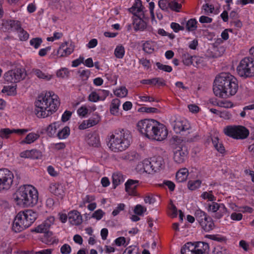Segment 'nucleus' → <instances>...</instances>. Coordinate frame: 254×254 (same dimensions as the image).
I'll return each mask as SVG.
<instances>
[{
	"instance_id": "nucleus-5",
	"label": "nucleus",
	"mask_w": 254,
	"mask_h": 254,
	"mask_svg": "<svg viewBox=\"0 0 254 254\" xmlns=\"http://www.w3.org/2000/svg\"><path fill=\"white\" fill-rule=\"evenodd\" d=\"M131 138L128 130L124 129L116 130L110 136L108 145L113 152L123 151L130 145Z\"/></svg>"
},
{
	"instance_id": "nucleus-9",
	"label": "nucleus",
	"mask_w": 254,
	"mask_h": 254,
	"mask_svg": "<svg viewBox=\"0 0 254 254\" xmlns=\"http://www.w3.org/2000/svg\"><path fill=\"white\" fill-rule=\"evenodd\" d=\"M194 215L196 220L205 232H210L214 228L215 224L213 219L205 211L197 208L195 210Z\"/></svg>"
},
{
	"instance_id": "nucleus-42",
	"label": "nucleus",
	"mask_w": 254,
	"mask_h": 254,
	"mask_svg": "<svg viewBox=\"0 0 254 254\" xmlns=\"http://www.w3.org/2000/svg\"><path fill=\"white\" fill-rule=\"evenodd\" d=\"M200 196L203 199H208L209 202H215L216 199V197L213 194L212 191L203 192Z\"/></svg>"
},
{
	"instance_id": "nucleus-7",
	"label": "nucleus",
	"mask_w": 254,
	"mask_h": 254,
	"mask_svg": "<svg viewBox=\"0 0 254 254\" xmlns=\"http://www.w3.org/2000/svg\"><path fill=\"white\" fill-rule=\"evenodd\" d=\"M209 252L208 244L201 241L187 243L181 250V254H209Z\"/></svg>"
},
{
	"instance_id": "nucleus-43",
	"label": "nucleus",
	"mask_w": 254,
	"mask_h": 254,
	"mask_svg": "<svg viewBox=\"0 0 254 254\" xmlns=\"http://www.w3.org/2000/svg\"><path fill=\"white\" fill-rule=\"evenodd\" d=\"M12 131V129L8 128H2L0 129V137L3 139H7L13 133Z\"/></svg>"
},
{
	"instance_id": "nucleus-20",
	"label": "nucleus",
	"mask_w": 254,
	"mask_h": 254,
	"mask_svg": "<svg viewBox=\"0 0 254 254\" xmlns=\"http://www.w3.org/2000/svg\"><path fill=\"white\" fill-rule=\"evenodd\" d=\"M146 19L144 13L134 15L133 24L135 31L143 30L146 27V23L144 20Z\"/></svg>"
},
{
	"instance_id": "nucleus-33",
	"label": "nucleus",
	"mask_w": 254,
	"mask_h": 254,
	"mask_svg": "<svg viewBox=\"0 0 254 254\" xmlns=\"http://www.w3.org/2000/svg\"><path fill=\"white\" fill-rule=\"evenodd\" d=\"M194 56H192L188 53H183L182 55V60L183 64L187 66L193 65Z\"/></svg>"
},
{
	"instance_id": "nucleus-24",
	"label": "nucleus",
	"mask_w": 254,
	"mask_h": 254,
	"mask_svg": "<svg viewBox=\"0 0 254 254\" xmlns=\"http://www.w3.org/2000/svg\"><path fill=\"white\" fill-rule=\"evenodd\" d=\"M137 168L141 172L142 171L148 174H153V167H152L151 158L143 160L142 162L138 164Z\"/></svg>"
},
{
	"instance_id": "nucleus-37",
	"label": "nucleus",
	"mask_w": 254,
	"mask_h": 254,
	"mask_svg": "<svg viewBox=\"0 0 254 254\" xmlns=\"http://www.w3.org/2000/svg\"><path fill=\"white\" fill-rule=\"evenodd\" d=\"M201 183L200 180H190L188 183V188L191 190H194L200 187Z\"/></svg>"
},
{
	"instance_id": "nucleus-58",
	"label": "nucleus",
	"mask_w": 254,
	"mask_h": 254,
	"mask_svg": "<svg viewBox=\"0 0 254 254\" xmlns=\"http://www.w3.org/2000/svg\"><path fill=\"white\" fill-rule=\"evenodd\" d=\"M36 74L39 78L47 79V80H50L52 78L51 75H47L39 69L36 70Z\"/></svg>"
},
{
	"instance_id": "nucleus-52",
	"label": "nucleus",
	"mask_w": 254,
	"mask_h": 254,
	"mask_svg": "<svg viewBox=\"0 0 254 254\" xmlns=\"http://www.w3.org/2000/svg\"><path fill=\"white\" fill-rule=\"evenodd\" d=\"M74 49H57V52H62L60 57H65L69 55L73 52Z\"/></svg>"
},
{
	"instance_id": "nucleus-54",
	"label": "nucleus",
	"mask_w": 254,
	"mask_h": 254,
	"mask_svg": "<svg viewBox=\"0 0 254 254\" xmlns=\"http://www.w3.org/2000/svg\"><path fill=\"white\" fill-rule=\"evenodd\" d=\"M139 63L146 69H148L151 67V65L149 60L142 58L139 60Z\"/></svg>"
},
{
	"instance_id": "nucleus-2",
	"label": "nucleus",
	"mask_w": 254,
	"mask_h": 254,
	"mask_svg": "<svg viewBox=\"0 0 254 254\" xmlns=\"http://www.w3.org/2000/svg\"><path fill=\"white\" fill-rule=\"evenodd\" d=\"M137 127L142 135L151 140L162 141L168 135L166 126L153 119L142 120L138 122Z\"/></svg>"
},
{
	"instance_id": "nucleus-38",
	"label": "nucleus",
	"mask_w": 254,
	"mask_h": 254,
	"mask_svg": "<svg viewBox=\"0 0 254 254\" xmlns=\"http://www.w3.org/2000/svg\"><path fill=\"white\" fill-rule=\"evenodd\" d=\"M50 235H49V233L46 234L45 237L43 239V242L45 243L47 245H52L55 243H57L58 242V240H57L55 237H52L51 235H52V233L50 232Z\"/></svg>"
},
{
	"instance_id": "nucleus-63",
	"label": "nucleus",
	"mask_w": 254,
	"mask_h": 254,
	"mask_svg": "<svg viewBox=\"0 0 254 254\" xmlns=\"http://www.w3.org/2000/svg\"><path fill=\"white\" fill-rule=\"evenodd\" d=\"M3 93L6 92L8 95H12L16 92V87L14 86H5L2 90Z\"/></svg>"
},
{
	"instance_id": "nucleus-59",
	"label": "nucleus",
	"mask_w": 254,
	"mask_h": 254,
	"mask_svg": "<svg viewBox=\"0 0 254 254\" xmlns=\"http://www.w3.org/2000/svg\"><path fill=\"white\" fill-rule=\"evenodd\" d=\"M30 158L37 159L41 156V152L37 149L30 150Z\"/></svg>"
},
{
	"instance_id": "nucleus-4",
	"label": "nucleus",
	"mask_w": 254,
	"mask_h": 254,
	"mask_svg": "<svg viewBox=\"0 0 254 254\" xmlns=\"http://www.w3.org/2000/svg\"><path fill=\"white\" fill-rule=\"evenodd\" d=\"M17 205L21 207H33L38 200V192L32 185H24L20 186L13 195Z\"/></svg>"
},
{
	"instance_id": "nucleus-18",
	"label": "nucleus",
	"mask_w": 254,
	"mask_h": 254,
	"mask_svg": "<svg viewBox=\"0 0 254 254\" xmlns=\"http://www.w3.org/2000/svg\"><path fill=\"white\" fill-rule=\"evenodd\" d=\"M139 185L138 180L128 179L125 183V190L130 195L137 196L138 192L136 190L137 188Z\"/></svg>"
},
{
	"instance_id": "nucleus-25",
	"label": "nucleus",
	"mask_w": 254,
	"mask_h": 254,
	"mask_svg": "<svg viewBox=\"0 0 254 254\" xmlns=\"http://www.w3.org/2000/svg\"><path fill=\"white\" fill-rule=\"evenodd\" d=\"M141 83L144 85H157L158 86H164L166 85L165 81L160 77H155L152 79H142L140 81Z\"/></svg>"
},
{
	"instance_id": "nucleus-35",
	"label": "nucleus",
	"mask_w": 254,
	"mask_h": 254,
	"mask_svg": "<svg viewBox=\"0 0 254 254\" xmlns=\"http://www.w3.org/2000/svg\"><path fill=\"white\" fill-rule=\"evenodd\" d=\"M123 176L121 173L117 172L113 173L112 175V183L114 188L119 185L121 183L123 182Z\"/></svg>"
},
{
	"instance_id": "nucleus-22",
	"label": "nucleus",
	"mask_w": 254,
	"mask_h": 254,
	"mask_svg": "<svg viewBox=\"0 0 254 254\" xmlns=\"http://www.w3.org/2000/svg\"><path fill=\"white\" fill-rule=\"evenodd\" d=\"M65 189L64 185L61 183H52L49 187L50 192L60 197L63 196Z\"/></svg>"
},
{
	"instance_id": "nucleus-10",
	"label": "nucleus",
	"mask_w": 254,
	"mask_h": 254,
	"mask_svg": "<svg viewBox=\"0 0 254 254\" xmlns=\"http://www.w3.org/2000/svg\"><path fill=\"white\" fill-rule=\"evenodd\" d=\"M225 52V49H208L205 56H194L193 65L201 67L207 64V58H216L221 56Z\"/></svg>"
},
{
	"instance_id": "nucleus-61",
	"label": "nucleus",
	"mask_w": 254,
	"mask_h": 254,
	"mask_svg": "<svg viewBox=\"0 0 254 254\" xmlns=\"http://www.w3.org/2000/svg\"><path fill=\"white\" fill-rule=\"evenodd\" d=\"M104 214V213L101 209H98L94 212L92 214V217L99 220L102 219Z\"/></svg>"
},
{
	"instance_id": "nucleus-32",
	"label": "nucleus",
	"mask_w": 254,
	"mask_h": 254,
	"mask_svg": "<svg viewBox=\"0 0 254 254\" xmlns=\"http://www.w3.org/2000/svg\"><path fill=\"white\" fill-rule=\"evenodd\" d=\"M211 140L213 146L218 152L221 154L225 153V147L222 143L219 142V138L217 136H212Z\"/></svg>"
},
{
	"instance_id": "nucleus-1",
	"label": "nucleus",
	"mask_w": 254,
	"mask_h": 254,
	"mask_svg": "<svg viewBox=\"0 0 254 254\" xmlns=\"http://www.w3.org/2000/svg\"><path fill=\"white\" fill-rule=\"evenodd\" d=\"M238 89V80L230 73L222 72L215 77L213 91L216 96L227 98L234 95Z\"/></svg>"
},
{
	"instance_id": "nucleus-16",
	"label": "nucleus",
	"mask_w": 254,
	"mask_h": 254,
	"mask_svg": "<svg viewBox=\"0 0 254 254\" xmlns=\"http://www.w3.org/2000/svg\"><path fill=\"white\" fill-rule=\"evenodd\" d=\"M189 152L185 146H178L174 151V161L178 164H181L185 161L188 157Z\"/></svg>"
},
{
	"instance_id": "nucleus-49",
	"label": "nucleus",
	"mask_w": 254,
	"mask_h": 254,
	"mask_svg": "<svg viewBox=\"0 0 254 254\" xmlns=\"http://www.w3.org/2000/svg\"><path fill=\"white\" fill-rule=\"evenodd\" d=\"M42 43V40L39 37L32 38L30 41V45L34 47V48H38Z\"/></svg>"
},
{
	"instance_id": "nucleus-48",
	"label": "nucleus",
	"mask_w": 254,
	"mask_h": 254,
	"mask_svg": "<svg viewBox=\"0 0 254 254\" xmlns=\"http://www.w3.org/2000/svg\"><path fill=\"white\" fill-rule=\"evenodd\" d=\"M160 8L165 11H168L169 9L170 1L168 0H160L158 2Z\"/></svg>"
},
{
	"instance_id": "nucleus-45",
	"label": "nucleus",
	"mask_w": 254,
	"mask_h": 254,
	"mask_svg": "<svg viewBox=\"0 0 254 254\" xmlns=\"http://www.w3.org/2000/svg\"><path fill=\"white\" fill-rule=\"evenodd\" d=\"M181 7V4L179 3L178 2L175 0L170 1L169 9H171L172 10L176 12H179Z\"/></svg>"
},
{
	"instance_id": "nucleus-51",
	"label": "nucleus",
	"mask_w": 254,
	"mask_h": 254,
	"mask_svg": "<svg viewBox=\"0 0 254 254\" xmlns=\"http://www.w3.org/2000/svg\"><path fill=\"white\" fill-rule=\"evenodd\" d=\"M18 37L21 41H26L29 38V34L22 28L18 32Z\"/></svg>"
},
{
	"instance_id": "nucleus-57",
	"label": "nucleus",
	"mask_w": 254,
	"mask_h": 254,
	"mask_svg": "<svg viewBox=\"0 0 254 254\" xmlns=\"http://www.w3.org/2000/svg\"><path fill=\"white\" fill-rule=\"evenodd\" d=\"M88 113V109L84 106L80 107L77 111V113L79 117H84Z\"/></svg>"
},
{
	"instance_id": "nucleus-8",
	"label": "nucleus",
	"mask_w": 254,
	"mask_h": 254,
	"mask_svg": "<svg viewBox=\"0 0 254 254\" xmlns=\"http://www.w3.org/2000/svg\"><path fill=\"white\" fill-rule=\"evenodd\" d=\"M238 74L244 78L254 76V60L251 57L242 59L237 67Z\"/></svg>"
},
{
	"instance_id": "nucleus-23",
	"label": "nucleus",
	"mask_w": 254,
	"mask_h": 254,
	"mask_svg": "<svg viewBox=\"0 0 254 254\" xmlns=\"http://www.w3.org/2000/svg\"><path fill=\"white\" fill-rule=\"evenodd\" d=\"M85 140L90 146L98 147L100 145V137L96 132L88 133L86 136Z\"/></svg>"
},
{
	"instance_id": "nucleus-46",
	"label": "nucleus",
	"mask_w": 254,
	"mask_h": 254,
	"mask_svg": "<svg viewBox=\"0 0 254 254\" xmlns=\"http://www.w3.org/2000/svg\"><path fill=\"white\" fill-rule=\"evenodd\" d=\"M98 94L100 101H104L109 96L110 92L109 90L104 89H100L98 91Z\"/></svg>"
},
{
	"instance_id": "nucleus-56",
	"label": "nucleus",
	"mask_w": 254,
	"mask_h": 254,
	"mask_svg": "<svg viewBox=\"0 0 254 254\" xmlns=\"http://www.w3.org/2000/svg\"><path fill=\"white\" fill-rule=\"evenodd\" d=\"M65 144L64 142H59L52 144L53 149L56 151L64 150L65 148Z\"/></svg>"
},
{
	"instance_id": "nucleus-29",
	"label": "nucleus",
	"mask_w": 254,
	"mask_h": 254,
	"mask_svg": "<svg viewBox=\"0 0 254 254\" xmlns=\"http://www.w3.org/2000/svg\"><path fill=\"white\" fill-rule=\"evenodd\" d=\"M121 105V101L118 98L114 99L112 100L110 111L112 115L118 116L119 115V107Z\"/></svg>"
},
{
	"instance_id": "nucleus-15",
	"label": "nucleus",
	"mask_w": 254,
	"mask_h": 254,
	"mask_svg": "<svg viewBox=\"0 0 254 254\" xmlns=\"http://www.w3.org/2000/svg\"><path fill=\"white\" fill-rule=\"evenodd\" d=\"M3 27L5 30L17 32L22 29L20 22L15 20H0V29H3Z\"/></svg>"
},
{
	"instance_id": "nucleus-40",
	"label": "nucleus",
	"mask_w": 254,
	"mask_h": 254,
	"mask_svg": "<svg viewBox=\"0 0 254 254\" xmlns=\"http://www.w3.org/2000/svg\"><path fill=\"white\" fill-rule=\"evenodd\" d=\"M123 254H140L138 247L136 246H130L127 248Z\"/></svg>"
},
{
	"instance_id": "nucleus-13",
	"label": "nucleus",
	"mask_w": 254,
	"mask_h": 254,
	"mask_svg": "<svg viewBox=\"0 0 254 254\" xmlns=\"http://www.w3.org/2000/svg\"><path fill=\"white\" fill-rule=\"evenodd\" d=\"M206 209L208 212L216 219H220L227 213L228 209L223 203L209 202L206 204Z\"/></svg>"
},
{
	"instance_id": "nucleus-60",
	"label": "nucleus",
	"mask_w": 254,
	"mask_h": 254,
	"mask_svg": "<svg viewBox=\"0 0 254 254\" xmlns=\"http://www.w3.org/2000/svg\"><path fill=\"white\" fill-rule=\"evenodd\" d=\"M86 122L87 123V125L89 128L98 124L99 122V119L98 117L96 118H90L88 120H86Z\"/></svg>"
},
{
	"instance_id": "nucleus-47",
	"label": "nucleus",
	"mask_w": 254,
	"mask_h": 254,
	"mask_svg": "<svg viewBox=\"0 0 254 254\" xmlns=\"http://www.w3.org/2000/svg\"><path fill=\"white\" fill-rule=\"evenodd\" d=\"M125 208V204L124 203H119L117 206L113 211L112 214L113 216H116L120 214V213L123 211Z\"/></svg>"
},
{
	"instance_id": "nucleus-27",
	"label": "nucleus",
	"mask_w": 254,
	"mask_h": 254,
	"mask_svg": "<svg viewBox=\"0 0 254 254\" xmlns=\"http://www.w3.org/2000/svg\"><path fill=\"white\" fill-rule=\"evenodd\" d=\"M143 5L141 0H135L134 2L131 7L129 8V11L133 15H139L144 13L143 11Z\"/></svg>"
},
{
	"instance_id": "nucleus-30",
	"label": "nucleus",
	"mask_w": 254,
	"mask_h": 254,
	"mask_svg": "<svg viewBox=\"0 0 254 254\" xmlns=\"http://www.w3.org/2000/svg\"><path fill=\"white\" fill-rule=\"evenodd\" d=\"M39 137L40 135L38 133L34 132H30L21 141V143L30 144L37 140Z\"/></svg>"
},
{
	"instance_id": "nucleus-34",
	"label": "nucleus",
	"mask_w": 254,
	"mask_h": 254,
	"mask_svg": "<svg viewBox=\"0 0 254 254\" xmlns=\"http://www.w3.org/2000/svg\"><path fill=\"white\" fill-rule=\"evenodd\" d=\"M70 128L68 127L65 126L62 129L59 130L57 133V137L60 139L67 138L70 134Z\"/></svg>"
},
{
	"instance_id": "nucleus-3",
	"label": "nucleus",
	"mask_w": 254,
	"mask_h": 254,
	"mask_svg": "<svg viewBox=\"0 0 254 254\" xmlns=\"http://www.w3.org/2000/svg\"><path fill=\"white\" fill-rule=\"evenodd\" d=\"M58 96L50 91L39 95L35 102V113L38 118H46L55 113L60 105Z\"/></svg>"
},
{
	"instance_id": "nucleus-14",
	"label": "nucleus",
	"mask_w": 254,
	"mask_h": 254,
	"mask_svg": "<svg viewBox=\"0 0 254 254\" xmlns=\"http://www.w3.org/2000/svg\"><path fill=\"white\" fill-rule=\"evenodd\" d=\"M13 173L7 169H0V193L8 190L13 183Z\"/></svg>"
},
{
	"instance_id": "nucleus-26",
	"label": "nucleus",
	"mask_w": 254,
	"mask_h": 254,
	"mask_svg": "<svg viewBox=\"0 0 254 254\" xmlns=\"http://www.w3.org/2000/svg\"><path fill=\"white\" fill-rule=\"evenodd\" d=\"M152 167H153V173H156L161 169L164 165V161L162 157L160 156L151 158Z\"/></svg>"
},
{
	"instance_id": "nucleus-17",
	"label": "nucleus",
	"mask_w": 254,
	"mask_h": 254,
	"mask_svg": "<svg viewBox=\"0 0 254 254\" xmlns=\"http://www.w3.org/2000/svg\"><path fill=\"white\" fill-rule=\"evenodd\" d=\"M190 127V124L188 121L182 118L177 119L173 125L174 130L177 133L188 130Z\"/></svg>"
},
{
	"instance_id": "nucleus-55",
	"label": "nucleus",
	"mask_w": 254,
	"mask_h": 254,
	"mask_svg": "<svg viewBox=\"0 0 254 254\" xmlns=\"http://www.w3.org/2000/svg\"><path fill=\"white\" fill-rule=\"evenodd\" d=\"M139 111L145 112L147 113H156L158 112V109L154 107H143L139 109Z\"/></svg>"
},
{
	"instance_id": "nucleus-6",
	"label": "nucleus",
	"mask_w": 254,
	"mask_h": 254,
	"mask_svg": "<svg viewBox=\"0 0 254 254\" xmlns=\"http://www.w3.org/2000/svg\"><path fill=\"white\" fill-rule=\"evenodd\" d=\"M37 216V213L32 209L19 212L13 220L12 231L15 233H19L26 229L34 223Z\"/></svg>"
},
{
	"instance_id": "nucleus-64",
	"label": "nucleus",
	"mask_w": 254,
	"mask_h": 254,
	"mask_svg": "<svg viewBox=\"0 0 254 254\" xmlns=\"http://www.w3.org/2000/svg\"><path fill=\"white\" fill-rule=\"evenodd\" d=\"M72 115L71 112L66 110L62 116L61 120L63 122H66L69 120Z\"/></svg>"
},
{
	"instance_id": "nucleus-50",
	"label": "nucleus",
	"mask_w": 254,
	"mask_h": 254,
	"mask_svg": "<svg viewBox=\"0 0 254 254\" xmlns=\"http://www.w3.org/2000/svg\"><path fill=\"white\" fill-rule=\"evenodd\" d=\"M88 100L92 102H97L100 101L98 92L92 91L88 96Z\"/></svg>"
},
{
	"instance_id": "nucleus-36",
	"label": "nucleus",
	"mask_w": 254,
	"mask_h": 254,
	"mask_svg": "<svg viewBox=\"0 0 254 254\" xmlns=\"http://www.w3.org/2000/svg\"><path fill=\"white\" fill-rule=\"evenodd\" d=\"M114 93L118 97L124 98L127 95L128 90L125 86H121L119 88L116 89L114 91Z\"/></svg>"
},
{
	"instance_id": "nucleus-11",
	"label": "nucleus",
	"mask_w": 254,
	"mask_h": 254,
	"mask_svg": "<svg viewBox=\"0 0 254 254\" xmlns=\"http://www.w3.org/2000/svg\"><path fill=\"white\" fill-rule=\"evenodd\" d=\"M224 131L226 135L236 139H245L250 134L249 129L242 126H228Z\"/></svg>"
},
{
	"instance_id": "nucleus-41",
	"label": "nucleus",
	"mask_w": 254,
	"mask_h": 254,
	"mask_svg": "<svg viewBox=\"0 0 254 254\" xmlns=\"http://www.w3.org/2000/svg\"><path fill=\"white\" fill-rule=\"evenodd\" d=\"M69 71L68 68L64 67L57 70L56 75L58 77L66 78L68 77Z\"/></svg>"
},
{
	"instance_id": "nucleus-21",
	"label": "nucleus",
	"mask_w": 254,
	"mask_h": 254,
	"mask_svg": "<svg viewBox=\"0 0 254 254\" xmlns=\"http://www.w3.org/2000/svg\"><path fill=\"white\" fill-rule=\"evenodd\" d=\"M68 221L72 225L78 226L82 222V217L79 212L76 210L70 211L68 214Z\"/></svg>"
},
{
	"instance_id": "nucleus-19",
	"label": "nucleus",
	"mask_w": 254,
	"mask_h": 254,
	"mask_svg": "<svg viewBox=\"0 0 254 254\" xmlns=\"http://www.w3.org/2000/svg\"><path fill=\"white\" fill-rule=\"evenodd\" d=\"M55 222V217L50 216L45 220L41 224L35 228V231L40 233H49L50 227Z\"/></svg>"
},
{
	"instance_id": "nucleus-53",
	"label": "nucleus",
	"mask_w": 254,
	"mask_h": 254,
	"mask_svg": "<svg viewBox=\"0 0 254 254\" xmlns=\"http://www.w3.org/2000/svg\"><path fill=\"white\" fill-rule=\"evenodd\" d=\"M60 252L62 254H70L71 252V248L68 244H64L61 247Z\"/></svg>"
},
{
	"instance_id": "nucleus-44",
	"label": "nucleus",
	"mask_w": 254,
	"mask_h": 254,
	"mask_svg": "<svg viewBox=\"0 0 254 254\" xmlns=\"http://www.w3.org/2000/svg\"><path fill=\"white\" fill-rule=\"evenodd\" d=\"M156 65L158 69L167 72H171L173 70V68L171 66L163 64L160 62H157L156 63Z\"/></svg>"
},
{
	"instance_id": "nucleus-28",
	"label": "nucleus",
	"mask_w": 254,
	"mask_h": 254,
	"mask_svg": "<svg viewBox=\"0 0 254 254\" xmlns=\"http://www.w3.org/2000/svg\"><path fill=\"white\" fill-rule=\"evenodd\" d=\"M60 123L58 122H54L49 125L46 129L47 135L49 137L57 136V130L59 128Z\"/></svg>"
},
{
	"instance_id": "nucleus-31",
	"label": "nucleus",
	"mask_w": 254,
	"mask_h": 254,
	"mask_svg": "<svg viewBox=\"0 0 254 254\" xmlns=\"http://www.w3.org/2000/svg\"><path fill=\"white\" fill-rule=\"evenodd\" d=\"M188 175L189 171L187 168H181L176 173V180L178 182H183L187 180Z\"/></svg>"
},
{
	"instance_id": "nucleus-39",
	"label": "nucleus",
	"mask_w": 254,
	"mask_h": 254,
	"mask_svg": "<svg viewBox=\"0 0 254 254\" xmlns=\"http://www.w3.org/2000/svg\"><path fill=\"white\" fill-rule=\"evenodd\" d=\"M197 21L194 18L189 19L186 23V28L189 31H192L196 30L197 28Z\"/></svg>"
},
{
	"instance_id": "nucleus-62",
	"label": "nucleus",
	"mask_w": 254,
	"mask_h": 254,
	"mask_svg": "<svg viewBox=\"0 0 254 254\" xmlns=\"http://www.w3.org/2000/svg\"><path fill=\"white\" fill-rule=\"evenodd\" d=\"M163 185L167 186L171 191H174L176 187L175 184L169 180H164L162 184V186Z\"/></svg>"
},
{
	"instance_id": "nucleus-12",
	"label": "nucleus",
	"mask_w": 254,
	"mask_h": 254,
	"mask_svg": "<svg viewBox=\"0 0 254 254\" xmlns=\"http://www.w3.org/2000/svg\"><path fill=\"white\" fill-rule=\"evenodd\" d=\"M26 75L25 68L17 67L5 72L3 78L5 83H17L23 80Z\"/></svg>"
}]
</instances>
